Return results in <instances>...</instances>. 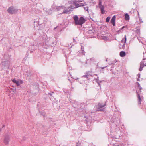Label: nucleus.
Instances as JSON below:
<instances>
[{"mask_svg": "<svg viewBox=\"0 0 146 146\" xmlns=\"http://www.w3.org/2000/svg\"><path fill=\"white\" fill-rule=\"evenodd\" d=\"M73 19L74 21V24L76 25H79L82 26L86 20L83 17H80L79 19L77 15H75L73 17Z\"/></svg>", "mask_w": 146, "mask_h": 146, "instance_id": "f257e3e1", "label": "nucleus"}, {"mask_svg": "<svg viewBox=\"0 0 146 146\" xmlns=\"http://www.w3.org/2000/svg\"><path fill=\"white\" fill-rule=\"evenodd\" d=\"M78 1H74L73 2V5H74V7L72 5H71L70 7L72 8H76L81 6H83L86 5V3L84 2L81 3L82 2V1L78 0Z\"/></svg>", "mask_w": 146, "mask_h": 146, "instance_id": "f03ea898", "label": "nucleus"}, {"mask_svg": "<svg viewBox=\"0 0 146 146\" xmlns=\"http://www.w3.org/2000/svg\"><path fill=\"white\" fill-rule=\"evenodd\" d=\"M18 10L17 9L15 8L14 7L12 6L8 8L7 11L9 14H13L16 13Z\"/></svg>", "mask_w": 146, "mask_h": 146, "instance_id": "7ed1b4c3", "label": "nucleus"}, {"mask_svg": "<svg viewBox=\"0 0 146 146\" xmlns=\"http://www.w3.org/2000/svg\"><path fill=\"white\" fill-rule=\"evenodd\" d=\"M126 41V35H125V38L122 39L121 40V43L119 44V46L120 48L124 49L125 48V45Z\"/></svg>", "mask_w": 146, "mask_h": 146, "instance_id": "20e7f679", "label": "nucleus"}, {"mask_svg": "<svg viewBox=\"0 0 146 146\" xmlns=\"http://www.w3.org/2000/svg\"><path fill=\"white\" fill-rule=\"evenodd\" d=\"M99 7L100 8L101 13L102 14H104L105 13V11L104 10V5H102V0H99L98 2Z\"/></svg>", "mask_w": 146, "mask_h": 146, "instance_id": "39448f33", "label": "nucleus"}, {"mask_svg": "<svg viewBox=\"0 0 146 146\" xmlns=\"http://www.w3.org/2000/svg\"><path fill=\"white\" fill-rule=\"evenodd\" d=\"M140 65L139 70L140 71H141L143 70V67L144 66H146V58L143 59L142 61L141 62Z\"/></svg>", "mask_w": 146, "mask_h": 146, "instance_id": "423d86ee", "label": "nucleus"}, {"mask_svg": "<svg viewBox=\"0 0 146 146\" xmlns=\"http://www.w3.org/2000/svg\"><path fill=\"white\" fill-rule=\"evenodd\" d=\"M10 137L8 135H6L4 136L3 142L5 145L9 144V142L10 140Z\"/></svg>", "mask_w": 146, "mask_h": 146, "instance_id": "0eeeda50", "label": "nucleus"}, {"mask_svg": "<svg viewBox=\"0 0 146 146\" xmlns=\"http://www.w3.org/2000/svg\"><path fill=\"white\" fill-rule=\"evenodd\" d=\"M52 8L53 10L55 11H59L60 10H62L64 8L63 6H57L54 5L52 6Z\"/></svg>", "mask_w": 146, "mask_h": 146, "instance_id": "6e6552de", "label": "nucleus"}, {"mask_svg": "<svg viewBox=\"0 0 146 146\" xmlns=\"http://www.w3.org/2000/svg\"><path fill=\"white\" fill-rule=\"evenodd\" d=\"M136 92L137 94V95L138 98V99L139 100V103L140 104H141V101L143 100V97L142 96H140L139 95V94L138 93V92L137 91H136Z\"/></svg>", "mask_w": 146, "mask_h": 146, "instance_id": "1a4fd4ad", "label": "nucleus"}, {"mask_svg": "<svg viewBox=\"0 0 146 146\" xmlns=\"http://www.w3.org/2000/svg\"><path fill=\"white\" fill-rule=\"evenodd\" d=\"M116 19V17L115 15L113 16L111 20V22L113 24V26H115V21Z\"/></svg>", "mask_w": 146, "mask_h": 146, "instance_id": "9d476101", "label": "nucleus"}, {"mask_svg": "<svg viewBox=\"0 0 146 146\" xmlns=\"http://www.w3.org/2000/svg\"><path fill=\"white\" fill-rule=\"evenodd\" d=\"M23 82V81L20 80H17V82H16V85L17 86H19L21 84H22Z\"/></svg>", "mask_w": 146, "mask_h": 146, "instance_id": "9b49d317", "label": "nucleus"}, {"mask_svg": "<svg viewBox=\"0 0 146 146\" xmlns=\"http://www.w3.org/2000/svg\"><path fill=\"white\" fill-rule=\"evenodd\" d=\"M8 90H9V92L10 93H11L12 94H13L15 92V89L11 88H10V87L8 88Z\"/></svg>", "mask_w": 146, "mask_h": 146, "instance_id": "f8f14e48", "label": "nucleus"}, {"mask_svg": "<svg viewBox=\"0 0 146 146\" xmlns=\"http://www.w3.org/2000/svg\"><path fill=\"white\" fill-rule=\"evenodd\" d=\"M125 53L123 51H121L120 53V56L121 57H123L125 56Z\"/></svg>", "mask_w": 146, "mask_h": 146, "instance_id": "ddd939ff", "label": "nucleus"}, {"mask_svg": "<svg viewBox=\"0 0 146 146\" xmlns=\"http://www.w3.org/2000/svg\"><path fill=\"white\" fill-rule=\"evenodd\" d=\"M125 19L126 20H129V15H128V14L126 13L125 14Z\"/></svg>", "mask_w": 146, "mask_h": 146, "instance_id": "4468645a", "label": "nucleus"}, {"mask_svg": "<svg viewBox=\"0 0 146 146\" xmlns=\"http://www.w3.org/2000/svg\"><path fill=\"white\" fill-rule=\"evenodd\" d=\"M136 84L137 85V87L140 90V92H141V90H142V87L141 86L140 84L138 82H136Z\"/></svg>", "mask_w": 146, "mask_h": 146, "instance_id": "2eb2a0df", "label": "nucleus"}, {"mask_svg": "<svg viewBox=\"0 0 146 146\" xmlns=\"http://www.w3.org/2000/svg\"><path fill=\"white\" fill-rule=\"evenodd\" d=\"M69 12V11L68 10L64 9L62 13H67Z\"/></svg>", "mask_w": 146, "mask_h": 146, "instance_id": "dca6fc26", "label": "nucleus"}, {"mask_svg": "<svg viewBox=\"0 0 146 146\" xmlns=\"http://www.w3.org/2000/svg\"><path fill=\"white\" fill-rule=\"evenodd\" d=\"M84 48L82 46H81V49L82 50V53L83 55H84L85 52L84 51Z\"/></svg>", "mask_w": 146, "mask_h": 146, "instance_id": "f3484780", "label": "nucleus"}, {"mask_svg": "<svg viewBox=\"0 0 146 146\" xmlns=\"http://www.w3.org/2000/svg\"><path fill=\"white\" fill-rule=\"evenodd\" d=\"M110 19V17H108L106 19V22H109Z\"/></svg>", "mask_w": 146, "mask_h": 146, "instance_id": "a211bd4d", "label": "nucleus"}, {"mask_svg": "<svg viewBox=\"0 0 146 146\" xmlns=\"http://www.w3.org/2000/svg\"><path fill=\"white\" fill-rule=\"evenodd\" d=\"M98 105L100 108H102L105 106L106 105V104H105L103 105H101V104H99Z\"/></svg>", "mask_w": 146, "mask_h": 146, "instance_id": "6ab92c4d", "label": "nucleus"}, {"mask_svg": "<svg viewBox=\"0 0 146 146\" xmlns=\"http://www.w3.org/2000/svg\"><path fill=\"white\" fill-rule=\"evenodd\" d=\"M136 32L137 33L138 35H139L140 34V32L139 30L137 29L136 30Z\"/></svg>", "mask_w": 146, "mask_h": 146, "instance_id": "aec40b11", "label": "nucleus"}, {"mask_svg": "<svg viewBox=\"0 0 146 146\" xmlns=\"http://www.w3.org/2000/svg\"><path fill=\"white\" fill-rule=\"evenodd\" d=\"M12 81L14 83H16V82H17V80L15 79H12Z\"/></svg>", "mask_w": 146, "mask_h": 146, "instance_id": "412c9836", "label": "nucleus"}, {"mask_svg": "<svg viewBox=\"0 0 146 146\" xmlns=\"http://www.w3.org/2000/svg\"><path fill=\"white\" fill-rule=\"evenodd\" d=\"M90 60L91 61L94 62L95 61V59L93 58H91L90 59Z\"/></svg>", "mask_w": 146, "mask_h": 146, "instance_id": "4be33fe9", "label": "nucleus"}, {"mask_svg": "<svg viewBox=\"0 0 146 146\" xmlns=\"http://www.w3.org/2000/svg\"><path fill=\"white\" fill-rule=\"evenodd\" d=\"M137 78H140V74H138L137 75Z\"/></svg>", "mask_w": 146, "mask_h": 146, "instance_id": "5701e85b", "label": "nucleus"}, {"mask_svg": "<svg viewBox=\"0 0 146 146\" xmlns=\"http://www.w3.org/2000/svg\"><path fill=\"white\" fill-rule=\"evenodd\" d=\"M84 9L85 10H86L87 11H88V7H84Z\"/></svg>", "mask_w": 146, "mask_h": 146, "instance_id": "b1692460", "label": "nucleus"}, {"mask_svg": "<svg viewBox=\"0 0 146 146\" xmlns=\"http://www.w3.org/2000/svg\"><path fill=\"white\" fill-rule=\"evenodd\" d=\"M137 38L139 42H141V43H142V42L141 40V39L139 37H137Z\"/></svg>", "mask_w": 146, "mask_h": 146, "instance_id": "393cba45", "label": "nucleus"}, {"mask_svg": "<svg viewBox=\"0 0 146 146\" xmlns=\"http://www.w3.org/2000/svg\"><path fill=\"white\" fill-rule=\"evenodd\" d=\"M107 66H105V67H101V68L102 69H104Z\"/></svg>", "mask_w": 146, "mask_h": 146, "instance_id": "a878e982", "label": "nucleus"}, {"mask_svg": "<svg viewBox=\"0 0 146 146\" xmlns=\"http://www.w3.org/2000/svg\"><path fill=\"white\" fill-rule=\"evenodd\" d=\"M139 78H137V81H140V79H139Z\"/></svg>", "mask_w": 146, "mask_h": 146, "instance_id": "bb28decb", "label": "nucleus"}, {"mask_svg": "<svg viewBox=\"0 0 146 146\" xmlns=\"http://www.w3.org/2000/svg\"><path fill=\"white\" fill-rule=\"evenodd\" d=\"M97 82L98 83V84L100 86V84L99 83V82L98 81H97Z\"/></svg>", "mask_w": 146, "mask_h": 146, "instance_id": "cd10ccee", "label": "nucleus"}, {"mask_svg": "<svg viewBox=\"0 0 146 146\" xmlns=\"http://www.w3.org/2000/svg\"><path fill=\"white\" fill-rule=\"evenodd\" d=\"M51 13V11H50L49 12H48V13L49 14H50Z\"/></svg>", "mask_w": 146, "mask_h": 146, "instance_id": "c85d7f7f", "label": "nucleus"}, {"mask_svg": "<svg viewBox=\"0 0 146 146\" xmlns=\"http://www.w3.org/2000/svg\"><path fill=\"white\" fill-rule=\"evenodd\" d=\"M49 94L51 96H52V94L51 93H49Z\"/></svg>", "mask_w": 146, "mask_h": 146, "instance_id": "c756f323", "label": "nucleus"}, {"mask_svg": "<svg viewBox=\"0 0 146 146\" xmlns=\"http://www.w3.org/2000/svg\"><path fill=\"white\" fill-rule=\"evenodd\" d=\"M83 77H87V76L86 75H84V76H83Z\"/></svg>", "mask_w": 146, "mask_h": 146, "instance_id": "7c9ffc66", "label": "nucleus"}, {"mask_svg": "<svg viewBox=\"0 0 146 146\" xmlns=\"http://www.w3.org/2000/svg\"><path fill=\"white\" fill-rule=\"evenodd\" d=\"M78 143H77V145H76V146H79Z\"/></svg>", "mask_w": 146, "mask_h": 146, "instance_id": "2f4dec72", "label": "nucleus"}, {"mask_svg": "<svg viewBox=\"0 0 146 146\" xmlns=\"http://www.w3.org/2000/svg\"><path fill=\"white\" fill-rule=\"evenodd\" d=\"M1 129L0 128V132H1Z\"/></svg>", "mask_w": 146, "mask_h": 146, "instance_id": "473e14b6", "label": "nucleus"}, {"mask_svg": "<svg viewBox=\"0 0 146 146\" xmlns=\"http://www.w3.org/2000/svg\"><path fill=\"white\" fill-rule=\"evenodd\" d=\"M73 40H74V42H75V39H74H74H73Z\"/></svg>", "mask_w": 146, "mask_h": 146, "instance_id": "72a5a7b5", "label": "nucleus"}, {"mask_svg": "<svg viewBox=\"0 0 146 146\" xmlns=\"http://www.w3.org/2000/svg\"><path fill=\"white\" fill-rule=\"evenodd\" d=\"M98 80V78H97V79H96V80Z\"/></svg>", "mask_w": 146, "mask_h": 146, "instance_id": "f704fd0d", "label": "nucleus"}, {"mask_svg": "<svg viewBox=\"0 0 146 146\" xmlns=\"http://www.w3.org/2000/svg\"><path fill=\"white\" fill-rule=\"evenodd\" d=\"M46 12H48V11H46Z\"/></svg>", "mask_w": 146, "mask_h": 146, "instance_id": "c9c22d12", "label": "nucleus"}, {"mask_svg": "<svg viewBox=\"0 0 146 146\" xmlns=\"http://www.w3.org/2000/svg\"><path fill=\"white\" fill-rule=\"evenodd\" d=\"M124 27V26H123V27H122V29H123Z\"/></svg>", "mask_w": 146, "mask_h": 146, "instance_id": "e433bc0d", "label": "nucleus"}, {"mask_svg": "<svg viewBox=\"0 0 146 146\" xmlns=\"http://www.w3.org/2000/svg\"><path fill=\"white\" fill-rule=\"evenodd\" d=\"M139 20H140V21H141V19L140 18V19H139Z\"/></svg>", "mask_w": 146, "mask_h": 146, "instance_id": "4c0bfd02", "label": "nucleus"}, {"mask_svg": "<svg viewBox=\"0 0 146 146\" xmlns=\"http://www.w3.org/2000/svg\"><path fill=\"white\" fill-rule=\"evenodd\" d=\"M139 13H138V16H139Z\"/></svg>", "mask_w": 146, "mask_h": 146, "instance_id": "58836bf2", "label": "nucleus"}]
</instances>
